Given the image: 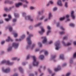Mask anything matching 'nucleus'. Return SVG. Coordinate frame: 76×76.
<instances>
[{
	"label": "nucleus",
	"mask_w": 76,
	"mask_h": 76,
	"mask_svg": "<svg viewBox=\"0 0 76 76\" xmlns=\"http://www.w3.org/2000/svg\"><path fill=\"white\" fill-rule=\"evenodd\" d=\"M33 35L30 34L28 36V37L27 38V41H28V46L27 47L26 49H28L29 47H30L31 45V37H32Z\"/></svg>",
	"instance_id": "obj_1"
},
{
	"label": "nucleus",
	"mask_w": 76,
	"mask_h": 76,
	"mask_svg": "<svg viewBox=\"0 0 76 76\" xmlns=\"http://www.w3.org/2000/svg\"><path fill=\"white\" fill-rule=\"evenodd\" d=\"M33 59V66H37L39 64V62L36 61V57L35 56H32Z\"/></svg>",
	"instance_id": "obj_2"
},
{
	"label": "nucleus",
	"mask_w": 76,
	"mask_h": 76,
	"mask_svg": "<svg viewBox=\"0 0 76 76\" xmlns=\"http://www.w3.org/2000/svg\"><path fill=\"white\" fill-rule=\"evenodd\" d=\"M1 64H8V65H12L13 64V63L12 62L10 63L9 61H6V60H4L1 62Z\"/></svg>",
	"instance_id": "obj_3"
},
{
	"label": "nucleus",
	"mask_w": 76,
	"mask_h": 76,
	"mask_svg": "<svg viewBox=\"0 0 76 76\" xmlns=\"http://www.w3.org/2000/svg\"><path fill=\"white\" fill-rule=\"evenodd\" d=\"M41 28L42 31H39V33L40 34L42 35V34L44 32H45V29L43 27H41Z\"/></svg>",
	"instance_id": "obj_4"
},
{
	"label": "nucleus",
	"mask_w": 76,
	"mask_h": 76,
	"mask_svg": "<svg viewBox=\"0 0 76 76\" xmlns=\"http://www.w3.org/2000/svg\"><path fill=\"white\" fill-rule=\"evenodd\" d=\"M55 45L56 46V50H58L59 49V45H60V42H57L55 44Z\"/></svg>",
	"instance_id": "obj_5"
},
{
	"label": "nucleus",
	"mask_w": 76,
	"mask_h": 76,
	"mask_svg": "<svg viewBox=\"0 0 76 76\" xmlns=\"http://www.w3.org/2000/svg\"><path fill=\"white\" fill-rule=\"evenodd\" d=\"M2 70L3 71V72H5V73H9V72L10 71V69L9 68L6 69L5 70H4V68H3Z\"/></svg>",
	"instance_id": "obj_6"
},
{
	"label": "nucleus",
	"mask_w": 76,
	"mask_h": 76,
	"mask_svg": "<svg viewBox=\"0 0 76 76\" xmlns=\"http://www.w3.org/2000/svg\"><path fill=\"white\" fill-rule=\"evenodd\" d=\"M26 20H29L31 22H32V21H34V19L31 18V16H28L27 17H26Z\"/></svg>",
	"instance_id": "obj_7"
},
{
	"label": "nucleus",
	"mask_w": 76,
	"mask_h": 76,
	"mask_svg": "<svg viewBox=\"0 0 76 76\" xmlns=\"http://www.w3.org/2000/svg\"><path fill=\"white\" fill-rule=\"evenodd\" d=\"M42 39H44L43 41V44H45V43L47 42V39L45 37H42Z\"/></svg>",
	"instance_id": "obj_8"
},
{
	"label": "nucleus",
	"mask_w": 76,
	"mask_h": 76,
	"mask_svg": "<svg viewBox=\"0 0 76 76\" xmlns=\"http://www.w3.org/2000/svg\"><path fill=\"white\" fill-rule=\"evenodd\" d=\"M23 4L22 2H19L17 4H15V6L16 7H19L20 6H21Z\"/></svg>",
	"instance_id": "obj_9"
},
{
	"label": "nucleus",
	"mask_w": 76,
	"mask_h": 76,
	"mask_svg": "<svg viewBox=\"0 0 76 76\" xmlns=\"http://www.w3.org/2000/svg\"><path fill=\"white\" fill-rule=\"evenodd\" d=\"M57 4L58 5L60 6H62L63 4L61 3V0H59L57 2Z\"/></svg>",
	"instance_id": "obj_10"
},
{
	"label": "nucleus",
	"mask_w": 76,
	"mask_h": 76,
	"mask_svg": "<svg viewBox=\"0 0 76 76\" xmlns=\"http://www.w3.org/2000/svg\"><path fill=\"white\" fill-rule=\"evenodd\" d=\"M47 28L49 30L47 32V35H48L49 34V33H50L51 32V31H50V29H51V27L49 26H47Z\"/></svg>",
	"instance_id": "obj_11"
},
{
	"label": "nucleus",
	"mask_w": 76,
	"mask_h": 76,
	"mask_svg": "<svg viewBox=\"0 0 76 76\" xmlns=\"http://www.w3.org/2000/svg\"><path fill=\"white\" fill-rule=\"evenodd\" d=\"M5 3H8V4H13V2L10 1L9 0H7L5 1Z\"/></svg>",
	"instance_id": "obj_12"
},
{
	"label": "nucleus",
	"mask_w": 76,
	"mask_h": 76,
	"mask_svg": "<svg viewBox=\"0 0 76 76\" xmlns=\"http://www.w3.org/2000/svg\"><path fill=\"white\" fill-rule=\"evenodd\" d=\"M12 46L15 47V48H16L18 47V44L14 43L12 44Z\"/></svg>",
	"instance_id": "obj_13"
},
{
	"label": "nucleus",
	"mask_w": 76,
	"mask_h": 76,
	"mask_svg": "<svg viewBox=\"0 0 76 76\" xmlns=\"http://www.w3.org/2000/svg\"><path fill=\"white\" fill-rule=\"evenodd\" d=\"M62 43L63 44V45H64L65 46H69V45H71V44L70 43H68L66 45L65 44V43H64V41H63L62 42Z\"/></svg>",
	"instance_id": "obj_14"
},
{
	"label": "nucleus",
	"mask_w": 76,
	"mask_h": 76,
	"mask_svg": "<svg viewBox=\"0 0 76 76\" xmlns=\"http://www.w3.org/2000/svg\"><path fill=\"white\" fill-rule=\"evenodd\" d=\"M71 16L72 18H73V19H75V16L74 15V11H72L71 12Z\"/></svg>",
	"instance_id": "obj_15"
},
{
	"label": "nucleus",
	"mask_w": 76,
	"mask_h": 76,
	"mask_svg": "<svg viewBox=\"0 0 76 76\" xmlns=\"http://www.w3.org/2000/svg\"><path fill=\"white\" fill-rule=\"evenodd\" d=\"M60 66H58V68H55V71L56 72H57V71H58L60 70Z\"/></svg>",
	"instance_id": "obj_16"
},
{
	"label": "nucleus",
	"mask_w": 76,
	"mask_h": 76,
	"mask_svg": "<svg viewBox=\"0 0 76 76\" xmlns=\"http://www.w3.org/2000/svg\"><path fill=\"white\" fill-rule=\"evenodd\" d=\"M7 42H9V41H12V39L10 38V37H8V39L6 40Z\"/></svg>",
	"instance_id": "obj_17"
},
{
	"label": "nucleus",
	"mask_w": 76,
	"mask_h": 76,
	"mask_svg": "<svg viewBox=\"0 0 76 76\" xmlns=\"http://www.w3.org/2000/svg\"><path fill=\"white\" fill-rule=\"evenodd\" d=\"M12 9V7H10L9 9H7V8H5L4 10L5 11H9V10H11Z\"/></svg>",
	"instance_id": "obj_18"
},
{
	"label": "nucleus",
	"mask_w": 76,
	"mask_h": 76,
	"mask_svg": "<svg viewBox=\"0 0 76 76\" xmlns=\"http://www.w3.org/2000/svg\"><path fill=\"white\" fill-rule=\"evenodd\" d=\"M44 58V56L43 55H40L39 56V58L40 59V60H42Z\"/></svg>",
	"instance_id": "obj_19"
},
{
	"label": "nucleus",
	"mask_w": 76,
	"mask_h": 76,
	"mask_svg": "<svg viewBox=\"0 0 76 76\" xmlns=\"http://www.w3.org/2000/svg\"><path fill=\"white\" fill-rule=\"evenodd\" d=\"M60 58L62 60H64V57H63V55H61L60 56Z\"/></svg>",
	"instance_id": "obj_20"
},
{
	"label": "nucleus",
	"mask_w": 76,
	"mask_h": 76,
	"mask_svg": "<svg viewBox=\"0 0 76 76\" xmlns=\"http://www.w3.org/2000/svg\"><path fill=\"white\" fill-rule=\"evenodd\" d=\"M18 69L21 73H23V70H22V69L21 67H19Z\"/></svg>",
	"instance_id": "obj_21"
},
{
	"label": "nucleus",
	"mask_w": 76,
	"mask_h": 76,
	"mask_svg": "<svg viewBox=\"0 0 76 76\" xmlns=\"http://www.w3.org/2000/svg\"><path fill=\"white\" fill-rule=\"evenodd\" d=\"M65 18H66V17H63L61 18L60 19V20H64L65 19Z\"/></svg>",
	"instance_id": "obj_22"
},
{
	"label": "nucleus",
	"mask_w": 76,
	"mask_h": 76,
	"mask_svg": "<svg viewBox=\"0 0 76 76\" xmlns=\"http://www.w3.org/2000/svg\"><path fill=\"white\" fill-rule=\"evenodd\" d=\"M52 16V15H51V13H50L49 14V16H48V19H50L51 18V17Z\"/></svg>",
	"instance_id": "obj_23"
},
{
	"label": "nucleus",
	"mask_w": 76,
	"mask_h": 76,
	"mask_svg": "<svg viewBox=\"0 0 76 76\" xmlns=\"http://www.w3.org/2000/svg\"><path fill=\"white\" fill-rule=\"evenodd\" d=\"M41 24V23H39L38 24H37L35 25V27H37V26H40V25Z\"/></svg>",
	"instance_id": "obj_24"
},
{
	"label": "nucleus",
	"mask_w": 76,
	"mask_h": 76,
	"mask_svg": "<svg viewBox=\"0 0 76 76\" xmlns=\"http://www.w3.org/2000/svg\"><path fill=\"white\" fill-rule=\"evenodd\" d=\"M65 7H68V5H67V3L66 2L65 3Z\"/></svg>",
	"instance_id": "obj_25"
},
{
	"label": "nucleus",
	"mask_w": 76,
	"mask_h": 76,
	"mask_svg": "<svg viewBox=\"0 0 76 76\" xmlns=\"http://www.w3.org/2000/svg\"><path fill=\"white\" fill-rule=\"evenodd\" d=\"M14 35L15 37H16L18 36V34L16 33H14Z\"/></svg>",
	"instance_id": "obj_26"
},
{
	"label": "nucleus",
	"mask_w": 76,
	"mask_h": 76,
	"mask_svg": "<svg viewBox=\"0 0 76 76\" xmlns=\"http://www.w3.org/2000/svg\"><path fill=\"white\" fill-rule=\"evenodd\" d=\"M57 10V7H55L53 9V11H56Z\"/></svg>",
	"instance_id": "obj_27"
},
{
	"label": "nucleus",
	"mask_w": 76,
	"mask_h": 76,
	"mask_svg": "<svg viewBox=\"0 0 76 76\" xmlns=\"http://www.w3.org/2000/svg\"><path fill=\"white\" fill-rule=\"evenodd\" d=\"M60 35H63V34H65V32H60Z\"/></svg>",
	"instance_id": "obj_28"
},
{
	"label": "nucleus",
	"mask_w": 76,
	"mask_h": 76,
	"mask_svg": "<svg viewBox=\"0 0 76 76\" xmlns=\"http://www.w3.org/2000/svg\"><path fill=\"white\" fill-rule=\"evenodd\" d=\"M42 12H44V11H42L41 12H38V15H41V13H42Z\"/></svg>",
	"instance_id": "obj_29"
},
{
	"label": "nucleus",
	"mask_w": 76,
	"mask_h": 76,
	"mask_svg": "<svg viewBox=\"0 0 76 76\" xmlns=\"http://www.w3.org/2000/svg\"><path fill=\"white\" fill-rule=\"evenodd\" d=\"M70 26H75V24H73V23H71L70 24Z\"/></svg>",
	"instance_id": "obj_30"
},
{
	"label": "nucleus",
	"mask_w": 76,
	"mask_h": 76,
	"mask_svg": "<svg viewBox=\"0 0 76 76\" xmlns=\"http://www.w3.org/2000/svg\"><path fill=\"white\" fill-rule=\"evenodd\" d=\"M12 50V47H10L8 49V51H10Z\"/></svg>",
	"instance_id": "obj_31"
},
{
	"label": "nucleus",
	"mask_w": 76,
	"mask_h": 76,
	"mask_svg": "<svg viewBox=\"0 0 76 76\" xmlns=\"http://www.w3.org/2000/svg\"><path fill=\"white\" fill-rule=\"evenodd\" d=\"M48 52L47 51H45V54L46 56L48 55Z\"/></svg>",
	"instance_id": "obj_32"
},
{
	"label": "nucleus",
	"mask_w": 76,
	"mask_h": 76,
	"mask_svg": "<svg viewBox=\"0 0 76 76\" xmlns=\"http://www.w3.org/2000/svg\"><path fill=\"white\" fill-rule=\"evenodd\" d=\"M28 7V6L26 4H24L23 5V7H24V8H25L26 7Z\"/></svg>",
	"instance_id": "obj_33"
},
{
	"label": "nucleus",
	"mask_w": 76,
	"mask_h": 76,
	"mask_svg": "<svg viewBox=\"0 0 76 76\" xmlns=\"http://www.w3.org/2000/svg\"><path fill=\"white\" fill-rule=\"evenodd\" d=\"M25 2L26 4H28V3H29V2H28V1H27L26 0H25L24 2Z\"/></svg>",
	"instance_id": "obj_34"
},
{
	"label": "nucleus",
	"mask_w": 76,
	"mask_h": 76,
	"mask_svg": "<svg viewBox=\"0 0 76 76\" xmlns=\"http://www.w3.org/2000/svg\"><path fill=\"white\" fill-rule=\"evenodd\" d=\"M76 57V53H75L73 55V58H75Z\"/></svg>",
	"instance_id": "obj_35"
},
{
	"label": "nucleus",
	"mask_w": 76,
	"mask_h": 76,
	"mask_svg": "<svg viewBox=\"0 0 76 76\" xmlns=\"http://www.w3.org/2000/svg\"><path fill=\"white\" fill-rule=\"evenodd\" d=\"M9 20H10V19H9V18H6L5 19V20L7 22H8V21H9Z\"/></svg>",
	"instance_id": "obj_36"
},
{
	"label": "nucleus",
	"mask_w": 76,
	"mask_h": 76,
	"mask_svg": "<svg viewBox=\"0 0 76 76\" xmlns=\"http://www.w3.org/2000/svg\"><path fill=\"white\" fill-rule=\"evenodd\" d=\"M9 31L11 32L12 31V27H10L9 28Z\"/></svg>",
	"instance_id": "obj_37"
},
{
	"label": "nucleus",
	"mask_w": 76,
	"mask_h": 76,
	"mask_svg": "<svg viewBox=\"0 0 76 76\" xmlns=\"http://www.w3.org/2000/svg\"><path fill=\"white\" fill-rule=\"evenodd\" d=\"M16 59H17V58H12V60H16Z\"/></svg>",
	"instance_id": "obj_38"
},
{
	"label": "nucleus",
	"mask_w": 76,
	"mask_h": 76,
	"mask_svg": "<svg viewBox=\"0 0 76 76\" xmlns=\"http://www.w3.org/2000/svg\"><path fill=\"white\" fill-rule=\"evenodd\" d=\"M29 57H30V55H28L27 57V60H28V59L29 58Z\"/></svg>",
	"instance_id": "obj_39"
},
{
	"label": "nucleus",
	"mask_w": 76,
	"mask_h": 76,
	"mask_svg": "<svg viewBox=\"0 0 76 76\" xmlns=\"http://www.w3.org/2000/svg\"><path fill=\"white\" fill-rule=\"evenodd\" d=\"M49 3L50 4H53L54 3H53V1H50L49 2Z\"/></svg>",
	"instance_id": "obj_40"
},
{
	"label": "nucleus",
	"mask_w": 76,
	"mask_h": 76,
	"mask_svg": "<svg viewBox=\"0 0 76 76\" xmlns=\"http://www.w3.org/2000/svg\"><path fill=\"white\" fill-rule=\"evenodd\" d=\"M56 57V56H52V59H54Z\"/></svg>",
	"instance_id": "obj_41"
},
{
	"label": "nucleus",
	"mask_w": 76,
	"mask_h": 76,
	"mask_svg": "<svg viewBox=\"0 0 76 76\" xmlns=\"http://www.w3.org/2000/svg\"><path fill=\"white\" fill-rule=\"evenodd\" d=\"M45 18V17L44 16H42V17H41L40 18V20H42L44 18Z\"/></svg>",
	"instance_id": "obj_42"
},
{
	"label": "nucleus",
	"mask_w": 76,
	"mask_h": 76,
	"mask_svg": "<svg viewBox=\"0 0 76 76\" xmlns=\"http://www.w3.org/2000/svg\"><path fill=\"white\" fill-rule=\"evenodd\" d=\"M38 44L40 47H42V45H41V43L40 42H39Z\"/></svg>",
	"instance_id": "obj_43"
},
{
	"label": "nucleus",
	"mask_w": 76,
	"mask_h": 76,
	"mask_svg": "<svg viewBox=\"0 0 76 76\" xmlns=\"http://www.w3.org/2000/svg\"><path fill=\"white\" fill-rule=\"evenodd\" d=\"M8 16L9 19H11V18H12L11 17V15H9Z\"/></svg>",
	"instance_id": "obj_44"
},
{
	"label": "nucleus",
	"mask_w": 76,
	"mask_h": 76,
	"mask_svg": "<svg viewBox=\"0 0 76 76\" xmlns=\"http://www.w3.org/2000/svg\"><path fill=\"white\" fill-rule=\"evenodd\" d=\"M15 16L16 17H18V14H15Z\"/></svg>",
	"instance_id": "obj_45"
},
{
	"label": "nucleus",
	"mask_w": 76,
	"mask_h": 76,
	"mask_svg": "<svg viewBox=\"0 0 76 76\" xmlns=\"http://www.w3.org/2000/svg\"><path fill=\"white\" fill-rule=\"evenodd\" d=\"M25 35H23L21 37V38L22 39H23V38H25Z\"/></svg>",
	"instance_id": "obj_46"
},
{
	"label": "nucleus",
	"mask_w": 76,
	"mask_h": 76,
	"mask_svg": "<svg viewBox=\"0 0 76 76\" xmlns=\"http://www.w3.org/2000/svg\"><path fill=\"white\" fill-rule=\"evenodd\" d=\"M63 39H67V37H64L63 38Z\"/></svg>",
	"instance_id": "obj_47"
},
{
	"label": "nucleus",
	"mask_w": 76,
	"mask_h": 76,
	"mask_svg": "<svg viewBox=\"0 0 76 76\" xmlns=\"http://www.w3.org/2000/svg\"><path fill=\"white\" fill-rule=\"evenodd\" d=\"M70 75V73H69L66 74V76H69Z\"/></svg>",
	"instance_id": "obj_48"
},
{
	"label": "nucleus",
	"mask_w": 76,
	"mask_h": 76,
	"mask_svg": "<svg viewBox=\"0 0 76 76\" xmlns=\"http://www.w3.org/2000/svg\"><path fill=\"white\" fill-rule=\"evenodd\" d=\"M30 9H31V10H33V9H34V7H31Z\"/></svg>",
	"instance_id": "obj_49"
},
{
	"label": "nucleus",
	"mask_w": 76,
	"mask_h": 76,
	"mask_svg": "<svg viewBox=\"0 0 76 76\" xmlns=\"http://www.w3.org/2000/svg\"><path fill=\"white\" fill-rule=\"evenodd\" d=\"M12 21L13 22H16V19H14Z\"/></svg>",
	"instance_id": "obj_50"
},
{
	"label": "nucleus",
	"mask_w": 76,
	"mask_h": 76,
	"mask_svg": "<svg viewBox=\"0 0 76 76\" xmlns=\"http://www.w3.org/2000/svg\"><path fill=\"white\" fill-rule=\"evenodd\" d=\"M35 45L33 44V45L32 47H31V49H32L33 48H34V47H35Z\"/></svg>",
	"instance_id": "obj_51"
},
{
	"label": "nucleus",
	"mask_w": 76,
	"mask_h": 76,
	"mask_svg": "<svg viewBox=\"0 0 76 76\" xmlns=\"http://www.w3.org/2000/svg\"><path fill=\"white\" fill-rule=\"evenodd\" d=\"M48 71L49 72V73H51V70H50L49 69H48Z\"/></svg>",
	"instance_id": "obj_52"
},
{
	"label": "nucleus",
	"mask_w": 76,
	"mask_h": 76,
	"mask_svg": "<svg viewBox=\"0 0 76 76\" xmlns=\"http://www.w3.org/2000/svg\"><path fill=\"white\" fill-rule=\"evenodd\" d=\"M4 42H5L3 41H2L1 42V44L3 45V44H4Z\"/></svg>",
	"instance_id": "obj_53"
},
{
	"label": "nucleus",
	"mask_w": 76,
	"mask_h": 76,
	"mask_svg": "<svg viewBox=\"0 0 76 76\" xmlns=\"http://www.w3.org/2000/svg\"><path fill=\"white\" fill-rule=\"evenodd\" d=\"M3 23V20H1V21H0V24H1V23Z\"/></svg>",
	"instance_id": "obj_54"
},
{
	"label": "nucleus",
	"mask_w": 76,
	"mask_h": 76,
	"mask_svg": "<svg viewBox=\"0 0 76 76\" xmlns=\"http://www.w3.org/2000/svg\"><path fill=\"white\" fill-rule=\"evenodd\" d=\"M61 29H62V30H64V28H63V27H61Z\"/></svg>",
	"instance_id": "obj_55"
},
{
	"label": "nucleus",
	"mask_w": 76,
	"mask_h": 76,
	"mask_svg": "<svg viewBox=\"0 0 76 76\" xmlns=\"http://www.w3.org/2000/svg\"><path fill=\"white\" fill-rule=\"evenodd\" d=\"M66 66V63L62 65L63 67H64V66Z\"/></svg>",
	"instance_id": "obj_56"
},
{
	"label": "nucleus",
	"mask_w": 76,
	"mask_h": 76,
	"mask_svg": "<svg viewBox=\"0 0 76 76\" xmlns=\"http://www.w3.org/2000/svg\"><path fill=\"white\" fill-rule=\"evenodd\" d=\"M66 18H69V15H66Z\"/></svg>",
	"instance_id": "obj_57"
},
{
	"label": "nucleus",
	"mask_w": 76,
	"mask_h": 76,
	"mask_svg": "<svg viewBox=\"0 0 76 76\" xmlns=\"http://www.w3.org/2000/svg\"><path fill=\"white\" fill-rule=\"evenodd\" d=\"M50 4L49 3V2L47 4L46 6H50Z\"/></svg>",
	"instance_id": "obj_58"
},
{
	"label": "nucleus",
	"mask_w": 76,
	"mask_h": 76,
	"mask_svg": "<svg viewBox=\"0 0 76 76\" xmlns=\"http://www.w3.org/2000/svg\"><path fill=\"white\" fill-rule=\"evenodd\" d=\"M53 43V42L52 41H50L49 42V44H52Z\"/></svg>",
	"instance_id": "obj_59"
},
{
	"label": "nucleus",
	"mask_w": 76,
	"mask_h": 76,
	"mask_svg": "<svg viewBox=\"0 0 76 76\" xmlns=\"http://www.w3.org/2000/svg\"><path fill=\"white\" fill-rule=\"evenodd\" d=\"M18 1H22V2H24V0H18Z\"/></svg>",
	"instance_id": "obj_60"
},
{
	"label": "nucleus",
	"mask_w": 76,
	"mask_h": 76,
	"mask_svg": "<svg viewBox=\"0 0 76 76\" xmlns=\"http://www.w3.org/2000/svg\"><path fill=\"white\" fill-rule=\"evenodd\" d=\"M73 43L74 44V45H76V41L74 42H73Z\"/></svg>",
	"instance_id": "obj_61"
},
{
	"label": "nucleus",
	"mask_w": 76,
	"mask_h": 76,
	"mask_svg": "<svg viewBox=\"0 0 76 76\" xmlns=\"http://www.w3.org/2000/svg\"><path fill=\"white\" fill-rule=\"evenodd\" d=\"M3 16L4 17H5L7 16V15H6V14H4Z\"/></svg>",
	"instance_id": "obj_62"
},
{
	"label": "nucleus",
	"mask_w": 76,
	"mask_h": 76,
	"mask_svg": "<svg viewBox=\"0 0 76 76\" xmlns=\"http://www.w3.org/2000/svg\"><path fill=\"white\" fill-rule=\"evenodd\" d=\"M39 51V49H36V50H35V51L36 52H37V51Z\"/></svg>",
	"instance_id": "obj_63"
},
{
	"label": "nucleus",
	"mask_w": 76,
	"mask_h": 76,
	"mask_svg": "<svg viewBox=\"0 0 76 76\" xmlns=\"http://www.w3.org/2000/svg\"><path fill=\"white\" fill-rule=\"evenodd\" d=\"M29 76H34V75L32 74H31Z\"/></svg>",
	"instance_id": "obj_64"
}]
</instances>
